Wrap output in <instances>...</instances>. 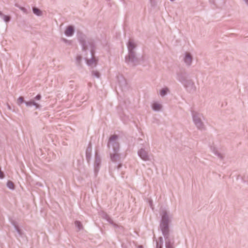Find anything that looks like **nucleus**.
<instances>
[{"label":"nucleus","mask_w":248,"mask_h":248,"mask_svg":"<svg viewBox=\"0 0 248 248\" xmlns=\"http://www.w3.org/2000/svg\"><path fill=\"white\" fill-rule=\"evenodd\" d=\"M7 186L9 188L11 189H14L15 188V185L14 183L11 181H8L7 182Z\"/></svg>","instance_id":"obj_21"},{"label":"nucleus","mask_w":248,"mask_h":248,"mask_svg":"<svg viewBox=\"0 0 248 248\" xmlns=\"http://www.w3.org/2000/svg\"><path fill=\"white\" fill-rule=\"evenodd\" d=\"M92 55L93 56V52L92 50Z\"/></svg>","instance_id":"obj_37"},{"label":"nucleus","mask_w":248,"mask_h":248,"mask_svg":"<svg viewBox=\"0 0 248 248\" xmlns=\"http://www.w3.org/2000/svg\"><path fill=\"white\" fill-rule=\"evenodd\" d=\"M138 154L139 156L144 161H149L150 160V155L148 152L145 149L141 148L139 150Z\"/></svg>","instance_id":"obj_6"},{"label":"nucleus","mask_w":248,"mask_h":248,"mask_svg":"<svg viewBox=\"0 0 248 248\" xmlns=\"http://www.w3.org/2000/svg\"><path fill=\"white\" fill-rule=\"evenodd\" d=\"M184 86L189 91H194L196 90V87L195 84L192 80L187 79L183 83Z\"/></svg>","instance_id":"obj_5"},{"label":"nucleus","mask_w":248,"mask_h":248,"mask_svg":"<svg viewBox=\"0 0 248 248\" xmlns=\"http://www.w3.org/2000/svg\"><path fill=\"white\" fill-rule=\"evenodd\" d=\"M137 45L133 40H129L127 44L128 52H134V49L136 47Z\"/></svg>","instance_id":"obj_8"},{"label":"nucleus","mask_w":248,"mask_h":248,"mask_svg":"<svg viewBox=\"0 0 248 248\" xmlns=\"http://www.w3.org/2000/svg\"><path fill=\"white\" fill-rule=\"evenodd\" d=\"M192 115L193 121L197 128L200 130L204 129L205 127L202 120V114L196 111H192Z\"/></svg>","instance_id":"obj_2"},{"label":"nucleus","mask_w":248,"mask_h":248,"mask_svg":"<svg viewBox=\"0 0 248 248\" xmlns=\"http://www.w3.org/2000/svg\"><path fill=\"white\" fill-rule=\"evenodd\" d=\"M184 61L186 65L190 66L192 62V57L191 55L188 52H186L184 58Z\"/></svg>","instance_id":"obj_7"},{"label":"nucleus","mask_w":248,"mask_h":248,"mask_svg":"<svg viewBox=\"0 0 248 248\" xmlns=\"http://www.w3.org/2000/svg\"><path fill=\"white\" fill-rule=\"evenodd\" d=\"M92 75L96 78H99L100 77V74L97 71L93 70L92 72Z\"/></svg>","instance_id":"obj_25"},{"label":"nucleus","mask_w":248,"mask_h":248,"mask_svg":"<svg viewBox=\"0 0 248 248\" xmlns=\"http://www.w3.org/2000/svg\"><path fill=\"white\" fill-rule=\"evenodd\" d=\"M81 44H82V49L84 50H86L87 49V46L86 45L85 42H81Z\"/></svg>","instance_id":"obj_28"},{"label":"nucleus","mask_w":248,"mask_h":248,"mask_svg":"<svg viewBox=\"0 0 248 248\" xmlns=\"http://www.w3.org/2000/svg\"><path fill=\"white\" fill-rule=\"evenodd\" d=\"M160 248H162L161 246L160 247Z\"/></svg>","instance_id":"obj_38"},{"label":"nucleus","mask_w":248,"mask_h":248,"mask_svg":"<svg viewBox=\"0 0 248 248\" xmlns=\"http://www.w3.org/2000/svg\"><path fill=\"white\" fill-rule=\"evenodd\" d=\"M162 108V105L158 103H154L152 105V108L155 111H159Z\"/></svg>","instance_id":"obj_15"},{"label":"nucleus","mask_w":248,"mask_h":248,"mask_svg":"<svg viewBox=\"0 0 248 248\" xmlns=\"http://www.w3.org/2000/svg\"><path fill=\"white\" fill-rule=\"evenodd\" d=\"M160 215L161 216V220L160 227L166 240V248H174L173 246V242H171L169 238V223L170 222V219L168 213L165 209L162 208L161 209L160 211Z\"/></svg>","instance_id":"obj_1"},{"label":"nucleus","mask_w":248,"mask_h":248,"mask_svg":"<svg viewBox=\"0 0 248 248\" xmlns=\"http://www.w3.org/2000/svg\"><path fill=\"white\" fill-rule=\"evenodd\" d=\"M32 11L33 13L38 16L42 15V11L37 7H33Z\"/></svg>","instance_id":"obj_18"},{"label":"nucleus","mask_w":248,"mask_h":248,"mask_svg":"<svg viewBox=\"0 0 248 248\" xmlns=\"http://www.w3.org/2000/svg\"><path fill=\"white\" fill-rule=\"evenodd\" d=\"M118 136L116 135L111 136L109 139L108 146L112 148L114 152H118L119 149V143L118 141Z\"/></svg>","instance_id":"obj_3"},{"label":"nucleus","mask_w":248,"mask_h":248,"mask_svg":"<svg viewBox=\"0 0 248 248\" xmlns=\"http://www.w3.org/2000/svg\"><path fill=\"white\" fill-rule=\"evenodd\" d=\"M75 226L78 228V231L83 229V226L81 222L79 221H76L75 222Z\"/></svg>","instance_id":"obj_23"},{"label":"nucleus","mask_w":248,"mask_h":248,"mask_svg":"<svg viewBox=\"0 0 248 248\" xmlns=\"http://www.w3.org/2000/svg\"><path fill=\"white\" fill-rule=\"evenodd\" d=\"M74 32V29L73 26H69L65 31V34L67 36H72Z\"/></svg>","instance_id":"obj_10"},{"label":"nucleus","mask_w":248,"mask_h":248,"mask_svg":"<svg viewBox=\"0 0 248 248\" xmlns=\"http://www.w3.org/2000/svg\"><path fill=\"white\" fill-rule=\"evenodd\" d=\"M0 17H1L6 22H9L11 19V17L10 16L4 15L1 11H0Z\"/></svg>","instance_id":"obj_16"},{"label":"nucleus","mask_w":248,"mask_h":248,"mask_svg":"<svg viewBox=\"0 0 248 248\" xmlns=\"http://www.w3.org/2000/svg\"><path fill=\"white\" fill-rule=\"evenodd\" d=\"M244 0L245 1L246 3L248 5V0Z\"/></svg>","instance_id":"obj_32"},{"label":"nucleus","mask_w":248,"mask_h":248,"mask_svg":"<svg viewBox=\"0 0 248 248\" xmlns=\"http://www.w3.org/2000/svg\"><path fill=\"white\" fill-rule=\"evenodd\" d=\"M91 157V148H88L86 150V158L88 161L89 160Z\"/></svg>","instance_id":"obj_22"},{"label":"nucleus","mask_w":248,"mask_h":248,"mask_svg":"<svg viewBox=\"0 0 248 248\" xmlns=\"http://www.w3.org/2000/svg\"><path fill=\"white\" fill-rule=\"evenodd\" d=\"M16 6L18 7L21 11H22L24 13H27V9L23 7L19 6L17 4H16Z\"/></svg>","instance_id":"obj_27"},{"label":"nucleus","mask_w":248,"mask_h":248,"mask_svg":"<svg viewBox=\"0 0 248 248\" xmlns=\"http://www.w3.org/2000/svg\"><path fill=\"white\" fill-rule=\"evenodd\" d=\"M169 91V90L168 88H163L160 91V94L161 96H164L166 95L167 93V92Z\"/></svg>","instance_id":"obj_20"},{"label":"nucleus","mask_w":248,"mask_h":248,"mask_svg":"<svg viewBox=\"0 0 248 248\" xmlns=\"http://www.w3.org/2000/svg\"><path fill=\"white\" fill-rule=\"evenodd\" d=\"M5 176V175L2 171L1 170V168H0V178L3 179Z\"/></svg>","instance_id":"obj_30"},{"label":"nucleus","mask_w":248,"mask_h":248,"mask_svg":"<svg viewBox=\"0 0 248 248\" xmlns=\"http://www.w3.org/2000/svg\"><path fill=\"white\" fill-rule=\"evenodd\" d=\"M225 0H213L214 3L217 7H219L225 3Z\"/></svg>","instance_id":"obj_19"},{"label":"nucleus","mask_w":248,"mask_h":248,"mask_svg":"<svg viewBox=\"0 0 248 248\" xmlns=\"http://www.w3.org/2000/svg\"><path fill=\"white\" fill-rule=\"evenodd\" d=\"M26 105L27 107H31L32 106H34L36 108H39L40 107V105L36 103L34 100H31L29 101L25 102Z\"/></svg>","instance_id":"obj_12"},{"label":"nucleus","mask_w":248,"mask_h":248,"mask_svg":"<svg viewBox=\"0 0 248 248\" xmlns=\"http://www.w3.org/2000/svg\"><path fill=\"white\" fill-rule=\"evenodd\" d=\"M177 79L182 83H184L187 79V76L185 72H180L177 74Z\"/></svg>","instance_id":"obj_9"},{"label":"nucleus","mask_w":248,"mask_h":248,"mask_svg":"<svg viewBox=\"0 0 248 248\" xmlns=\"http://www.w3.org/2000/svg\"><path fill=\"white\" fill-rule=\"evenodd\" d=\"M101 158L99 156H98L97 154L95 155V162H94V166L95 169L98 168L101 164Z\"/></svg>","instance_id":"obj_13"},{"label":"nucleus","mask_w":248,"mask_h":248,"mask_svg":"<svg viewBox=\"0 0 248 248\" xmlns=\"http://www.w3.org/2000/svg\"><path fill=\"white\" fill-rule=\"evenodd\" d=\"M41 98V96L40 94H38L35 97V99L36 100H40Z\"/></svg>","instance_id":"obj_31"},{"label":"nucleus","mask_w":248,"mask_h":248,"mask_svg":"<svg viewBox=\"0 0 248 248\" xmlns=\"http://www.w3.org/2000/svg\"><path fill=\"white\" fill-rule=\"evenodd\" d=\"M139 248H143V247L142 246H139Z\"/></svg>","instance_id":"obj_34"},{"label":"nucleus","mask_w":248,"mask_h":248,"mask_svg":"<svg viewBox=\"0 0 248 248\" xmlns=\"http://www.w3.org/2000/svg\"><path fill=\"white\" fill-rule=\"evenodd\" d=\"M25 102L24 97L23 96H20L17 99V103L19 105H20Z\"/></svg>","instance_id":"obj_24"},{"label":"nucleus","mask_w":248,"mask_h":248,"mask_svg":"<svg viewBox=\"0 0 248 248\" xmlns=\"http://www.w3.org/2000/svg\"><path fill=\"white\" fill-rule=\"evenodd\" d=\"M12 224L14 226L15 230L16 231V232H18V233L21 235L22 232L21 230L19 228L17 223L15 221L13 220L12 221Z\"/></svg>","instance_id":"obj_17"},{"label":"nucleus","mask_w":248,"mask_h":248,"mask_svg":"<svg viewBox=\"0 0 248 248\" xmlns=\"http://www.w3.org/2000/svg\"><path fill=\"white\" fill-rule=\"evenodd\" d=\"M81 59H82V57L81 56H78L77 57L76 60H77V63L78 64H80Z\"/></svg>","instance_id":"obj_29"},{"label":"nucleus","mask_w":248,"mask_h":248,"mask_svg":"<svg viewBox=\"0 0 248 248\" xmlns=\"http://www.w3.org/2000/svg\"><path fill=\"white\" fill-rule=\"evenodd\" d=\"M7 106H8V108H9V109H11V107L10 106V105L8 104V105H7Z\"/></svg>","instance_id":"obj_33"},{"label":"nucleus","mask_w":248,"mask_h":248,"mask_svg":"<svg viewBox=\"0 0 248 248\" xmlns=\"http://www.w3.org/2000/svg\"><path fill=\"white\" fill-rule=\"evenodd\" d=\"M160 239H161V241L162 240V237H160Z\"/></svg>","instance_id":"obj_36"},{"label":"nucleus","mask_w":248,"mask_h":248,"mask_svg":"<svg viewBox=\"0 0 248 248\" xmlns=\"http://www.w3.org/2000/svg\"><path fill=\"white\" fill-rule=\"evenodd\" d=\"M125 62L127 63H132L134 66L138 63L139 60L135 51L128 52V55L125 57Z\"/></svg>","instance_id":"obj_4"},{"label":"nucleus","mask_w":248,"mask_h":248,"mask_svg":"<svg viewBox=\"0 0 248 248\" xmlns=\"http://www.w3.org/2000/svg\"><path fill=\"white\" fill-rule=\"evenodd\" d=\"M114 153L110 155V158L112 161L116 162L120 157L119 154L117 153L118 152H114Z\"/></svg>","instance_id":"obj_14"},{"label":"nucleus","mask_w":248,"mask_h":248,"mask_svg":"<svg viewBox=\"0 0 248 248\" xmlns=\"http://www.w3.org/2000/svg\"><path fill=\"white\" fill-rule=\"evenodd\" d=\"M87 64L92 67H94L97 64V61L94 58H92L91 59L87 60Z\"/></svg>","instance_id":"obj_11"},{"label":"nucleus","mask_w":248,"mask_h":248,"mask_svg":"<svg viewBox=\"0 0 248 248\" xmlns=\"http://www.w3.org/2000/svg\"><path fill=\"white\" fill-rule=\"evenodd\" d=\"M213 152H214L215 155H217L218 157L221 159L223 158V156L219 153L217 150H215V149H214Z\"/></svg>","instance_id":"obj_26"},{"label":"nucleus","mask_w":248,"mask_h":248,"mask_svg":"<svg viewBox=\"0 0 248 248\" xmlns=\"http://www.w3.org/2000/svg\"><path fill=\"white\" fill-rule=\"evenodd\" d=\"M121 166H122V165H121V164H120V165H119L118 168H119L120 167H121Z\"/></svg>","instance_id":"obj_35"}]
</instances>
